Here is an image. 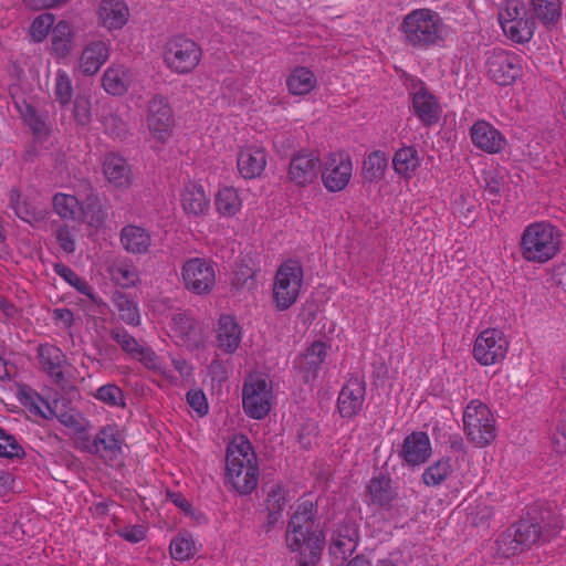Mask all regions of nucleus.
<instances>
[{
  "label": "nucleus",
  "mask_w": 566,
  "mask_h": 566,
  "mask_svg": "<svg viewBox=\"0 0 566 566\" xmlns=\"http://www.w3.org/2000/svg\"><path fill=\"white\" fill-rule=\"evenodd\" d=\"M317 504L306 500L292 514L285 534L287 548L295 555V566H317L325 546V535L317 516Z\"/></svg>",
  "instance_id": "nucleus-1"
},
{
  "label": "nucleus",
  "mask_w": 566,
  "mask_h": 566,
  "mask_svg": "<svg viewBox=\"0 0 566 566\" xmlns=\"http://www.w3.org/2000/svg\"><path fill=\"white\" fill-rule=\"evenodd\" d=\"M259 475L258 459L251 442L243 434L234 437L227 448L228 482L239 494L247 495L256 488Z\"/></svg>",
  "instance_id": "nucleus-2"
},
{
  "label": "nucleus",
  "mask_w": 566,
  "mask_h": 566,
  "mask_svg": "<svg viewBox=\"0 0 566 566\" xmlns=\"http://www.w3.org/2000/svg\"><path fill=\"white\" fill-rule=\"evenodd\" d=\"M442 21L436 11L415 9L399 25L402 42L417 50H426L442 41Z\"/></svg>",
  "instance_id": "nucleus-3"
},
{
  "label": "nucleus",
  "mask_w": 566,
  "mask_h": 566,
  "mask_svg": "<svg viewBox=\"0 0 566 566\" xmlns=\"http://www.w3.org/2000/svg\"><path fill=\"white\" fill-rule=\"evenodd\" d=\"M559 525L554 530H547L543 533L542 525L533 520H521L503 532L496 539L497 553L504 557H510L530 548L539 539L549 541L558 534Z\"/></svg>",
  "instance_id": "nucleus-4"
},
{
  "label": "nucleus",
  "mask_w": 566,
  "mask_h": 566,
  "mask_svg": "<svg viewBox=\"0 0 566 566\" xmlns=\"http://www.w3.org/2000/svg\"><path fill=\"white\" fill-rule=\"evenodd\" d=\"M499 21L505 35L516 43L528 42L536 28L522 0H504L499 8Z\"/></svg>",
  "instance_id": "nucleus-5"
},
{
  "label": "nucleus",
  "mask_w": 566,
  "mask_h": 566,
  "mask_svg": "<svg viewBox=\"0 0 566 566\" xmlns=\"http://www.w3.org/2000/svg\"><path fill=\"white\" fill-rule=\"evenodd\" d=\"M464 432L476 447L491 444L496 437L495 419L486 405L472 400L463 412Z\"/></svg>",
  "instance_id": "nucleus-6"
},
{
  "label": "nucleus",
  "mask_w": 566,
  "mask_h": 566,
  "mask_svg": "<svg viewBox=\"0 0 566 566\" xmlns=\"http://www.w3.org/2000/svg\"><path fill=\"white\" fill-rule=\"evenodd\" d=\"M303 282L298 261L287 260L277 269L273 283V302L277 310L290 308L297 300Z\"/></svg>",
  "instance_id": "nucleus-7"
},
{
  "label": "nucleus",
  "mask_w": 566,
  "mask_h": 566,
  "mask_svg": "<svg viewBox=\"0 0 566 566\" xmlns=\"http://www.w3.org/2000/svg\"><path fill=\"white\" fill-rule=\"evenodd\" d=\"M201 54L200 46L193 40L175 36L165 45L164 61L171 71L187 74L198 65Z\"/></svg>",
  "instance_id": "nucleus-8"
},
{
  "label": "nucleus",
  "mask_w": 566,
  "mask_h": 566,
  "mask_svg": "<svg viewBox=\"0 0 566 566\" xmlns=\"http://www.w3.org/2000/svg\"><path fill=\"white\" fill-rule=\"evenodd\" d=\"M509 349L505 334L497 328H486L475 338L473 357L483 366L502 361Z\"/></svg>",
  "instance_id": "nucleus-9"
},
{
  "label": "nucleus",
  "mask_w": 566,
  "mask_h": 566,
  "mask_svg": "<svg viewBox=\"0 0 566 566\" xmlns=\"http://www.w3.org/2000/svg\"><path fill=\"white\" fill-rule=\"evenodd\" d=\"M272 389L263 378H250L242 388L244 412L253 419H263L271 409Z\"/></svg>",
  "instance_id": "nucleus-10"
},
{
  "label": "nucleus",
  "mask_w": 566,
  "mask_h": 566,
  "mask_svg": "<svg viewBox=\"0 0 566 566\" xmlns=\"http://www.w3.org/2000/svg\"><path fill=\"white\" fill-rule=\"evenodd\" d=\"M486 67L491 80L501 86L511 85L521 72L517 56L501 49L490 53Z\"/></svg>",
  "instance_id": "nucleus-11"
},
{
  "label": "nucleus",
  "mask_w": 566,
  "mask_h": 566,
  "mask_svg": "<svg viewBox=\"0 0 566 566\" xmlns=\"http://www.w3.org/2000/svg\"><path fill=\"white\" fill-rule=\"evenodd\" d=\"M147 125L154 137L164 142L169 135L174 125L172 111L168 99L156 94L148 103Z\"/></svg>",
  "instance_id": "nucleus-12"
},
{
  "label": "nucleus",
  "mask_w": 566,
  "mask_h": 566,
  "mask_svg": "<svg viewBox=\"0 0 566 566\" xmlns=\"http://www.w3.org/2000/svg\"><path fill=\"white\" fill-rule=\"evenodd\" d=\"M182 279L186 287L198 295L209 293L216 282L212 265L201 259H192L185 263Z\"/></svg>",
  "instance_id": "nucleus-13"
},
{
  "label": "nucleus",
  "mask_w": 566,
  "mask_h": 566,
  "mask_svg": "<svg viewBox=\"0 0 566 566\" xmlns=\"http://www.w3.org/2000/svg\"><path fill=\"white\" fill-rule=\"evenodd\" d=\"M321 166V159L316 154L300 151L291 158L287 179L297 187H306L317 179Z\"/></svg>",
  "instance_id": "nucleus-14"
},
{
  "label": "nucleus",
  "mask_w": 566,
  "mask_h": 566,
  "mask_svg": "<svg viewBox=\"0 0 566 566\" xmlns=\"http://www.w3.org/2000/svg\"><path fill=\"white\" fill-rule=\"evenodd\" d=\"M562 231L549 222H534L523 231L520 248H559Z\"/></svg>",
  "instance_id": "nucleus-15"
},
{
  "label": "nucleus",
  "mask_w": 566,
  "mask_h": 566,
  "mask_svg": "<svg viewBox=\"0 0 566 566\" xmlns=\"http://www.w3.org/2000/svg\"><path fill=\"white\" fill-rule=\"evenodd\" d=\"M124 439L115 424H107L93 437L88 453L98 455L106 461H115L122 455Z\"/></svg>",
  "instance_id": "nucleus-16"
},
{
  "label": "nucleus",
  "mask_w": 566,
  "mask_h": 566,
  "mask_svg": "<svg viewBox=\"0 0 566 566\" xmlns=\"http://www.w3.org/2000/svg\"><path fill=\"white\" fill-rule=\"evenodd\" d=\"M367 503L379 509L391 510L398 492L386 472L375 474L366 485Z\"/></svg>",
  "instance_id": "nucleus-17"
},
{
  "label": "nucleus",
  "mask_w": 566,
  "mask_h": 566,
  "mask_svg": "<svg viewBox=\"0 0 566 566\" xmlns=\"http://www.w3.org/2000/svg\"><path fill=\"white\" fill-rule=\"evenodd\" d=\"M170 328L177 343L182 346L195 349L203 343L199 323L186 312L172 316Z\"/></svg>",
  "instance_id": "nucleus-18"
},
{
  "label": "nucleus",
  "mask_w": 566,
  "mask_h": 566,
  "mask_svg": "<svg viewBox=\"0 0 566 566\" xmlns=\"http://www.w3.org/2000/svg\"><path fill=\"white\" fill-rule=\"evenodd\" d=\"M365 394V382L358 378H350L338 395L337 408L340 416L343 418L356 416L361 410Z\"/></svg>",
  "instance_id": "nucleus-19"
},
{
  "label": "nucleus",
  "mask_w": 566,
  "mask_h": 566,
  "mask_svg": "<svg viewBox=\"0 0 566 566\" xmlns=\"http://www.w3.org/2000/svg\"><path fill=\"white\" fill-rule=\"evenodd\" d=\"M431 453L429 436L422 431H415L408 434L400 450V457L406 463L412 467L424 463L430 458Z\"/></svg>",
  "instance_id": "nucleus-20"
},
{
  "label": "nucleus",
  "mask_w": 566,
  "mask_h": 566,
  "mask_svg": "<svg viewBox=\"0 0 566 566\" xmlns=\"http://www.w3.org/2000/svg\"><path fill=\"white\" fill-rule=\"evenodd\" d=\"M38 358L42 369L53 379L60 387L64 388L67 382L62 370L65 363V354L55 345L41 344L38 347Z\"/></svg>",
  "instance_id": "nucleus-21"
},
{
  "label": "nucleus",
  "mask_w": 566,
  "mask_h": 566,
  "mask_svg": "<svg viewBox=\"0 0 566 566\" xmlns=\"http://www.w3.org/2000/svg\"><path fill=\"white\" fill-rule=\"evenodd\" d=\"M216 342L219 349L226 354H234L240 346L242 331L235 317L222 314L217 324Z\"/></svg>",
  "instance_id": "nucleus-22"
},
{
  "label": "nucleus",
  "mask_w": 566,
  "mask_h": 566,
  "mask_svg": "<svg viewBox=\"0 0 566 566\" xmlns=\"http://www.w3.org/2000/svg\"><path fill=\"white\" fill-rule=\"evenodd\" d=\"M82 188L83 200L80 210L83 222L97 230L104 226L107 213L103 209L99 197L92 188L91 184L84 182Z\"/></svg>",
  "instance_id": "nucleus-23"
},
{
  "label": "nucleus",
  "mask_w": 566,
  "mask_h": 566,
  "mask_svg": "<svg viewBox=\"0 0 566 566\" xmlns=\"http://www.w3.org/2000/svg\"><path fill=\"white\" fill-rule=\"evenodd\" d=\"M352 171L353 166L349 157L331 158L322 174L324 186L332 192L343 190L350 180Z\"/></svg>",
  "instance_id": "nucleus-24"
},
{
  "label": "nucleus",
  "mask_w": 566,
  "mask_h": 566,
  "mask_svg": "<svg viewBox=\"0 0 566 566\" xmlns=\"http://www.w3.org/2000/svg\"><path fill=\"white\" fill-rule=\"evenodd\" d=\"M327 356V346L322 340H315L304 354H302L297 361L296 368L302 374L305 382L316 379L318 370Z\"/></svg>",
  "instance_id": "nucleus-25"
},
{
  "label": "nucleus",
  "mask_w": 566,
  "mask_h": 566,
  "mask_svg": "<svg viewBox=\"0 0 566 566\" xmlns=\"http://www.w3.org/2000/svg\"><path fill=\"white\" fill-rule=\"evenodd\" d=\"M471 139L476 147L490 154L501 151L505 142L502 134L484 120L471 127Z\"/></svg>",
  "instance_id": "nucleus-26"
},
{
  "label": "nucleus",
  "mask_w": 566,
  "mask_h": 566,
  "mask_svg": "<svg viewBox=\"0 0 566 566\" xmlns=\"http://www.w3.org/2000/svg\"><path fill=\"white\" fill-rule=\"evenodd\" d=\"M358 531L354 525H340L333 534L329 552L335 558L346 560L356 549Z\"/></svg>",
  "instance_id": "nucleus-27"
},
{
  "label": "nucleus",
  "mask_w": 566,
  "mask_h": 566,
  "mask_svg": "<svg viewBox=\"0 0 566 566\" xmlns=\"http://www.w3.org/2000/svg\"><path fill=\"white\" fill-rule=\"evenodd\" d=\"M106 179L117 188H126L132 182V169L126 159L116 154H109L103 163Z\"/></svg>",
  "instance_id": "nucleus-28"
},
{
  "label": "nucleus",
  "mask_w": 566,
  "mask_h": 566,
  "mask_svg": "<svg viewBox=\"0 0 566 566\" xmlns=\"http://www.w3.org/2000/svg\"><path fill=\"white\" fill-rule=\"evenodd\" d=\"M98 15L107 29H120L128 21L129 10L123 0H103L98 8Z\"/></svg>",
  "instance_id": "nucleus-29"
},
{
  "label": "nucleus",
  "mask_w": 566,
  "mask_h": 566,
  "mask_svg": "<svg viewBox=\"0 0 566 566\" xmlns=\"http://www.w3.org/2000/svg\"><path fill=\"white\" fill-rule=\"evenodd\" d=\"M266 165V155L262 148L250 147L240 151L238 156V169L247 178L260 176Z\"/></svg>",
  "instance_id": "nucleus-30"
},
{
  "label": "nucleus",
  "mask_w": 566,
  "mask_h": 566,
  "mask_svg": "<svg viewBox=\"0 0 566 566\" xmlns=\"http://www.w3.org/2000/svg\"><path fill=\"white\" fill-rule=\"evenodd\" d=\"M412 106L415 113L426 126H431L439 120L440 111L438 102L426 88H420L413 94Z\"/></svg>",
  "instance_id": "nucleus-31"
},
{
  "label": "nucleus",
  "mask_w": 566,
  "mask_h": 566,
  "mask_svg": "<svg viewBox=\"0 0 566 566\" xmlns=\"http://www.w3.org/2000/svg\"><path fill=\"white\" fill-rule=\"evenodd\" d=\"M108 57V48L103 41L90 43L81 55V70L84 75L96 74Z\"/></svg>",
  "instance_id": "nucleus-32"
},
{
  "label": "nucleus",
  "mask_w": 566,
  "mask_h": 566,
  "mask_svg": "<svg viewBox=\"0 0 566 566\" xmlns=\"http://www.w3.org/2000/svg\"><path fill=\"white\" fill-rule=\"evenodd\" d=\"M51 44L54 54L59 57L67 56L74 44V29L66 20H60L51 31Z\"/></svg>",
  "instance_id": "nucleus-33"
},
{
  "label": "nucleus",
  "mask_w": 566,
  "mask_h": 566,
  "mask_svg": "<svg viewBox=\"0 0 566 566\" xmlns=\"http://www.w3.org/2000/svg\"><path fill=\"white\" fill-rule=\"evenodd\" d=\"M181 201L185 212L196 217L203 214L209 208V199L202 186L196 184L186 185Z\"/></svg>",
  "instance_id": "nucleus-34"
},
{
  "label": "nucleus",
  "mask_w": 566,
  "mask_h": 566,
  "mask_svg": "<svg viewBox=\"0 0 566 566\" xmlns=\"http://www.w3.org/2000/svg\"><path fill=\"white\" fill-rule=\"evenodd\" d=\"M533 12L543 25L551 30L556 27L562 15L560 0H531Z\"/></svg>",
  "instance_id": "nucleus-35"
},
{
  "label": "nucleus",
  "mask_w": 566,
  "mask_h": 566,
  "mask_svg": "<svg viewBox=\"0 0 566 566\" xmlns=\"http://www.w3.org/2000/svg\"><path fill=\"white\" fill-rule=\"evenodd\" d=\"M286 84L293 95H306L316 86V77L310 69L298 66L287 77Z\"/></svg>",
  "instance_id": "nucleus-36"
},
{
  "label": "nucleus",
  "mask_w": 566,
  "mask_h": 566,
  "mask_svg": "<svg viewBox=\"0 0 566 566\" xmlns=\"http://www.w3.org/2000/svg\"><path fill=\"white\" fill-rule=\"evenodd\" d=\"M112 301L119 313V317L123 322L132 326H138L140 324V314L137 303L122 291H116L112 295Z\"/></svg>",
  "instance_id": "nucleus-37"
},
{
  "label": "nucleus",
  "mask_w": 566,
  "mask_h": 566,
  "mask_svg": "<svg viewBox=\"0 0 566 566\" xmlns=\"http://www.w3.org/2000/svg\"><path fill=\"white\" fill-rule=\"evenodd\" d=\"M386 168L387 158L385 153L375 150L363 163V178L369 184L378 182L384 178Z\"/></svg>",
  "instance_id": "nucleus-38"
},
{
  "label": "nucleus",
  "mask_w": 566,
  "mask_h": 566,
  "mask_svg": "<svg viewBox=\"0 0 566 566\" xmlns=\"http://www.w3.org/2000/svg\"><path fill=\"white\" fill-rule=\"evenodd\" d=\"M102 85L112 95H123L128 88V77L125 67H108L103 74Z\"/></svg>",
  "instance_id": "nucleus-39"
},
{
  "label": "nucleus",
  "mask_w": 566,
  "mask_h": 566,
  "mask_svg": "<svg viewBox=\"0 0 566 566\" xmlns=\"http://www.w3.org/2000/svg\"><path fill=\"white\" fill-rule=\"evenodd\" d=\"M120 243L123 248H149L151 245V235L143 227L127 224L120 231Z\"/></svg>",
  "instance_id": "nucleus-40"
},
{
  "label": "nucleus",
  "mask_w": 566,
  "mask_h": 566,
  "mask_svg": "<svg viewBox=\"0 0 566 566\" xmlns=\"http://www.w3.org/2000/svg\"><path fill=\"white\" fill-rule=\"evenodd\" d=\"M241 206L240 197L234 188L226 187L218 191L216 207L221 216L233 217L240 211Z\"/></svg>",
  "instance_id": "nucleus-41"
},
{
  "label": "nucleus",
  "mask_w": 566,
  "mask_h": 566,
  "mask_svg": "<svg viewBox=\"0 0 566 566\" xmlns=\"http://www.w3.org/2000/svg\"><path fill=\"white\" fill-rule=\"evenodd\" d=\"M392 164L397 174L409 177L420 164L418 151L413 147H403L396 151Z\"/></svg>",
  "instance_id": "nucleus-42"
},
{
  "label": "nucleus",
  "mask_w": 566,
  "mask_h": 566,
  "mask_svg": "<svg viewBox=\"0 0 566 566\" xmlns=\"http://www.w3.org/2000/svg\"><path fill=\"white\" fill-rule=\"evenodd\" d=\"M452 472L450 458H443L428 467L422 473V481L428 486L441 484Z\"/></svg>",
  "instance_id": "nucleus-43"
},
{
  "label": "nucleus",
  "mask_w": 566,
  "mask_h": 566,
  "mask_svg": "<svg viewBox=\"0 0 566 566\" xmlns=\"http://www.w3.org/2000/svg\"><path fill=\"white\" fill-rule=\"evenodd\" d=\"M53 207L55 212L63 219L75 220L77 210L81 207L80 200L75 196L56 193L53 197Z\"/></svg>",
  "instance_id": "nucleus-44"
},
{
  "label": "nucleus",
  "mask_w": 566,
  "mask_h": 566,
  "mask_svg": "<svg viewBox=\"0 0 566 566\" xmlns=\"http://www.w3.org/2000/svg\"><path fill=\"white\" fill-rule=\"evenodd\" d=\"M10 198H11V206H12L17 217L20 218L21 220H23L30 224L39 223L44 220L43 211H35L28 203L19 202L20 192L18 189L11 190Z\"/></svg>",
  "instance_id": "nucleus-45"
},
{
  "label": "nucleus",
  "mask_w": 566,
  "mask_h": 566,
  "mask_svg": "<svg viewBox=\"0 0 566 566\" xmlns=\"http://www.w3.org/2000/svg\"><path fill=\"white\" fill-rule=\"evenodd\" d=\"M493 515V507L485 501H475L467 507V522L472 526L485 525Z\"/></svg>",
  "instance_id": "nucleus-46"
},
{
  "label": "nucleus",
  "mask_w": 566,
  "mask_h": 566,
  "mask_svg": "<svg viewBox=\"0 0 566 566\" xmlns=\"http://www.w3.org/2000/svg\"><path fill=\"white\" fill-rule=\"evenodd\" d=\"M111 338L118 344V346L130 357L135 358L136 353L143 346L139 342L130 335L123 327H114L109 332Z\"/></svg>",
  "instance_id": "nucleus-47"
},
{
  "label": "nucleus",
  "mask_w": 566,
  "mask_h": 566,
  "mask_svg": "<svg viewBox=\"0 0 566 566\" xmlns=\"http://www.w3.org/2000/svg\"><path fill=\"white\" fill-rule=\"evenodd\" d=\"M95 397L111 407H125L123 390L115 384H107L97 389Z\"/></svg>",
  "instance_id": "nucleus-48"
},
{
  "label": "nucleus",
  "mask_w": 566,
  "mask_h": 566,
  "mask_svg": "<svg viewBox=\"0 0 566 566\" xmlns=\"http://www.w3.org/2000/svg\"><path fill=\"white\" fill-rule=\"evenodd\" d=\"M24 454L25 452L17 439L4 429L0 428V457L20 459L23 458Z\"/></svg>",
  "instance_id": "nucleus-49"
},
{
  "label": "nucleus",
  "mask_w": 566,
  "mask_h": 566,
  "mask_svg": "<svg viewBox=\"0 0 566 566\" xmlns=\"http://www.w3.org/2000/svg\"><path fill=\"white\" fill-rule=\"evenodd\" d=\"M54 95L62 107L69 105L73 97L72 81L65 72L59 71L55 78Z\"/></svg>",
  "instance_id": "nucleus-50"
},
{
  "label": "nucleus",
  "mask_w": 566,
  "mask_h": 566,
  "mask_svg": "<svg viewBox=\"0 0 566 566\" xmlns=\"http://www.w3.org/2000/svg\"><path fill=\"white\" fill-rule=\"evenodd\" d=\"M54 15L52 13H43L36 17L31 27L30 34L35 42H42L52 31L54 24Z\"/></svg>",
  "instance_id": "nucleus-51"
},
{
  "label": "nucleus",
  "mask_w": 566,
  "mask_h": 566,
  "mask_svg": "<svg viewBox=\"0 0 566 566\" xmlns=\"http://www.w3.org/2000/svg\"><path fill=\"white\" fill-rule=\"evenodd\" d=\"M170 554L174 559L186 560L195 553V545L191 538L187 536H177L170 543Z\"/></svg>",
  "instance_id": "nucleus-52"
},
{
  "label": "nucleus",
  "mask_w": 566,
  "mask_h": 566,
  "mask_svg": "<svg viewBox=\"0 0 566 566\" xmlns=\"http://www.w3.org/2000/svg\"><path fill=\"white\" fill-rule=\"evenodd\" d=\"M20 400L24 406H28L31 411H34L35 413L42 416L43 418L49 419V416L41 410L40 405H45L46 407L49 403L32 388L29 386H22L19 390Z\"/></svg>",
  "instance_id": "nucleus-53"
},
{
  "label": "nucleus",
  "mask_w": 566,
  "mask_h": 566,
  "mask_svg": "<svg viewBox=\"0 0 566 566\" xmlns=\"http://www.w3.org/2000/svg\"><path fill=\"white\" fill-rule=\"evenodd\" d=\"M73 115L81 126H87L92 122L91 99L87 95H77L74 99Z\"/></svg>",
  "instance_id": "nucleus-54"
},
{
  "label": "nucleus",
  "mask_w": 566,
  "mask_h": 566,
  "mask_svg": "<svg viewBox=\"0 0 566 566\" xmlns=\"http://www.w3.org/2000/svg\"><path fill=\"white\" fill-rule=\"evenodd\" d=\"M113 279L120 285L130 286L138 280L137 272L134 268L118 265L112 270Z\"/></svg>",
  "instance_id": "nucleus-55"
},
{
  "label": "nucleus",
  "mask_w": 566,
  "mask_h": 566,
  "mask_svg": "<svg viewBox=\"0 0 566 566\" xmlns=\"http://www.w3.org/2000/svg\"><path fill=\"white\" fill-rule=\"evenodd\" d=\"M286 504L285 495L281 486H274L268 494L265 505L268 512H282Z\"/></svg>",
  "instance_id": "nucleus-56"
},
{
  "label": "nucleus",
  "mask_w": 566,
  "mask_h": 566,
  "mask_svg": "<svg viewBox=\"0 0 566 566\" xmlns=\"http://www.w3.org/2000/svg\"><path fill=\"white\" fill-rule=\"evenodd\" d=\"M187 401L190 407L200 416L208 413L207 398L201 390H190L187 394Z\"/></svg>",
  "instance_id": "nucleus-57"
},
{
  "label": "nucleus",
  "mask_w": 566,
  "mask_h": 566,
  "mask_svg": "<svg viewBox=\"0 0 566 566\" xmlns=\"http://www.w3.org/2000/svg\"><path fill=\"white\" fill-rule=\"evenodd\" d=\"M135 358H137L147 369L155 370L159 367V358L149 346L143 345L136 353Z\"/></svg>",
  "instance_id": "nucleus-58"
},
{
  "label": "nucleus",
  "mask_w": 566,
  "mask_h": 566,
  "mask_svg": "<svg viewBox=\"0 0 566 566\" xmlns=\"http://www.w3.org/2000/svg\"><path fill=\"white\" fill-rule=\"evenodd\" d=\"M558 250H520L524 260L545 263L553 259Z\"/></svg>",
  "instance_id": "nucleus-59"
},
{
  "label": "nucleus",
  "mask_w": 566,
  "mask_h": 566,
  "mask_svg": "<svg viewBox=\"0 0 566 566\" xmlns=\"http://www.w3.org/2000/svg\"><path fill=\"white\" fill-rule=\"evenodd\" d=\"M118 535L130 543H138L145 537V530L142 525L125 526L118 531Z\"/></svg>",
  "instance_id": "nucleus-60"
},
{
  "label": "nucleus",
  "mask_w": 566,
  "mask_h": 566,
  "mask_svg": "<svg viewBox=\"0 0 566 566\" xmlns=\"http://www.w3.org/2000/svg\"><path fill=\"white\" fill-rule=\"evenodd\" d=\"M553 443L556 452H566V423H564L563 420H559L556 426V433L554 434Z\"/></svg>",
  "instance_id": "nucleus-61"
},
{
  "label": "nucleus",
  "mask_w": 566,
  "mask_h": 566,
  "mask_svg": "<svg viewBox=\"0 0 566 566\" xmlns=\"http://www.w3.org/2000/svg\"><path fill=\"white\" fill-rule=\"evenodd\" d=\"M46 415L49 416V419L52 418V417H56L57 420L62 424H64L65 427H69V428H76L77 424H78V420H77V418L73 413L67 412V411L57 413L50 406H48V413Z\"/></svg>",
  "instance_id": "nucleus-62"
},
{
  "label": "nucleus",
  "mask_w": 566,
  "mask_h": 566,
  "mask_svg": "<svg viewBox=\"0 0 566 566\" xmlns=\"http://www.w3.org/2000/svg\"><path fill=\"white\" fill-rule=\"evenodd\" d=\"M24 122L36 135L45 134L48 130L45 122L38 114V112H34L33 114L29 115V117Z\"/></svg>",
  "instance_id": "nucleus-63"
},
{
  "label": "nucleus",
  "mask_w": 566,
  "mask_h": 566,
  "mask_svg": "<svg viewBox=\"0 0 566 566\" xmlns=\"http://www.w3.org/2000/svg\"><path fill=\"white\" fill-rule=\"evenodd\" d=\"M54 233L61 248H67V245H73L74 241L67 226H59L54 230Z\"/></svg>",
  "instance_id": "nucleus-64"
}]
</instances>
